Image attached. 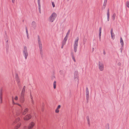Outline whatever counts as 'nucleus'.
<instances>
[{"label":"nucleus","mask_w":129,"mask_h":129,"mask_svg":"<svg viewBox=\"0 0 129 129\" xmlns=\"http://www.w3.org/2000/svg\"><path fill=\"white\" fill-rule=\"evenodd\" d=\"M116 16V14L115 13H114L112 16L113 19V20H115V17Z\"/></svg>","instance_id":"21"},{"label":"nucleus","mask_w":129,"mask_h":129,"mask_svg":"<svg viewBox=\"0 0 129 129\" xmlns=\"http://www.w3.org/2000/svg\"><path fill=\"white\" fill-rule=\"evenodd\" d=\"M39 9L40 10V9H41V4H40V2H38Z\"/></svg>","instance_id":"20"},{"label":"nucleus","mask_w":129,"mask_h":129,"mask_svg":"<svg viewBox=\"0 0 129 129\" xmlns=\"http://www.w3.org/2000/svg\"><path fill=\"white\" fill-rule=\"evenodd\" d=\"M126 5L127 7L129 8V2L127 1L126 3Z\"/></svg>","instance_id":"26"},{"label":"nucleus","mask_w":129,"mask_h":129,"mask_svg":"<svg viewBox=\"0 0 129 129\" xmlns=\"http://www.w3.org/2000/svg\"><path fill=\"white\" fill-rule=\"evenodd\" d=\"M109 124H107L106 126L105 129H109Z\"/></svg>","instance_id":"23"},{"label":"nucleus","mask_w":129,"mask_h":129,"mask_svg":"<svg viewBox=\"0 0 129 129\" xmlns=\"http://www.w3.org/2000/svg\"><path fill=\"white\" fill-rule=\"evenodd\" d=\"M93 50H94V48H93V49H92L93 51Z\"/></svg>","instance_id":"58"},{"label":"nucleus","mask_w":129,"mask_h":129,"mask_svg":"<svg viewBox=\"0 0 129 129\" xmlns=\"http://www.w3.org/2000/svg\"><path fill=\"white\" fill-rule=\"evenodd\" d=\"M86 41V39H84L83 40V43L84 44H85Z\"/></svg>","instance_id":"25"},{"label":"nucleus","mask_w":129,"mask_h":129,"mask_svg":"<svg viewBox=\"0 0 129 129\" xmlns=\"http://www.w3.org/2000/svg\"><path fill=\"white\" fill-rule=\"evenodd\" d=\"M73 60H74V61L75 62L76 61V60H75V59H73Z\"/></svg>","instance_id":"55"},{"label":"nucleus","mask_w":129,"mask_h":129,"mask_svg":"<svg viewBox=\"0 0 129 129\" xmlns=\"http://www.w3.org/2000/svg\"><path fill=\"white\" fill-rule=\"evenodd\" d=\"M107 15H109V9H108L107 10Z\"/></svg>","instance_id":"34"},{"label":"nucleus","mask_w":129,"mask_h":129,"mask_svg":"<svg viewBox=\"0 0 129 129\" xmlns=\"http://www.w3.org/2000/svg\"><path fill=\"white\" fill-rule=\"evenodd\" d=\"M98 68L101 71H103L104 70V65L103 63L100 61L99 62Z\"/></svg>","instance_id":"5"},{"label":"nucleus","mask_w":129,"mask_h":129,"mask_svg":"<svg viewBox=\"0 0 129 129\" xmlns=\"http://www.w3.org/2000/svg\"><path fill=\"white\" fill-rule=\"evenodd\" d=\"M106 3H104L103 6L106 7Z\"/></svg>","instance_id":"44"},{"label":"nucleus","mask_w":129,"mask_h":129,"mask_svg":"<svg viewBox=\"0 0 129 129\" xmlns=\"http://www.w3.org/2000/svg\"><path fill=\"white\" fill-rule=\"evenodd\" d=\"M20 120V118H18L16 119V122H18Z\"/></svg>","instance_id":"30"},{"label":"nucleus","mask_w":129,"mask_h":129,"mask_svg":"<svg viewBox=\"0 0 129 129\" xmlns=\"http://www.w3.org/2000/svg\"><path fill=\"white\" fill-rule=\"evenodd\" d=\"M64 45H63V44H62V46H61V48L62 49L63 48V46H64Z\"/></svg>","instance_id":"50"},{"label":"nucleus","mask_w":129,"mask_h":129,"mask_svg":"<svg viewBox=\"0 0 129 129\" xmlns=\"http://www.w3.org/2000/svg\"><path fill=\"white\" fill-rule=\"evenodd\" d=\"M15 79L19 86L20 85V80L19 78L18 75L17 74H16L15 75Z\"/></svg>","instance_id":"7"},{"label":"nucleus","mask_w":129,"mask_h":129,"mask_svg":"<svg viewBox=\"0 0 129 129\" xmlns=\"http://www.w3.org/2000/svg\"><path fill=\"white\" fill-rule=\"evenodd\" d=\"M27 37L28 39H29V35L28 34H27Z\"/></svg>","instance_id":"49"},{"label":"nucleus","mask_w":129,"mask_h":129,"mask_svg":"<svg viewBox=\"0 0 129 129\" xmlns=\"http://www.w3.org/2000/svg\"><path fill=\"white\" fill-rule=\"evenodd\" d=\"M23 55L25 58V59H27L28 54L27 50V48L26 46H24L23 47Z\"/></svg>","instance_id":"1"},{"label":"nucleus","mask_w":129,"mask_h":129,"mask_svg":"<svg viewBox=\"0 0 129 129\" xmlns=\"http://www.w3.org/2000/svg\"><path fill=\"white\" fill-rule=\"evenodd\" d=\"M24 95V94H20V101L21 103H23L25 101Z\"/></svg>","instance_id":"6"},{"label":"nucleus","mask_w":129,"mask_h":129,"mask_svg":"<svg viewBox=\"0 0 129 129\" xmlns=\"http://www.w3.org/2000/svg\"><path fill=\"white\" fill-rule=\"evenodd\" d=\"M101 30H102V28L101 27H100L99 29V37L100 40L101 41Z\"/></svg>","instance_id":"14"},{"label":"nucleus","mask_w":129,"mask_h":129,"mask_svg":"<svg viewBox=\"0 0 129 129\" xmlns=\"http://www.w3.org/2000/svg\"><path fill=\"white\" fill-rule=\"evenodd\" d=\"M26 30V35H27V34H28V30H27V27L25 28Z\"/></svg>","instance_id":"32"},{"label":"nucleus","mask_w":129,"mask_h":129,"mask_svg":"<svg viewBox=\"0 0 129 129\" xmlns=\"http://www.w3.org/2000/svg\"><path fill=\"white\" fill-rule=\"evenodd\" d=\"M52 4L53 7H54L55 6V5L54 3L53 2H52Z\"/></svg>","instance_id":"31"},{"label":"nucleus","mask_w":129,"mask_h":129,"mask_svg":"<svg viewBox=\"0 0 129 129\" xmlns=\"http://www.w3.org/2000/svg\"><path fill=\"white\" fill-rule=\"evenodd\" d=\"M103 54H104V55H105V54L106 53H105V51H104L103 52Z\"/></svg>","instance_id":"53"},{"label":"nucleus","mask_w":129,"mask_h":129,"mask_svg":"<svg viewBox=\"0 0 129 129\" xmlns=\"http://www.w3.org/2000/svg\"><path fill=\"white\" fill-rule=\"evenodd\" d=\"M28 108H26L25 109L23 112H22L21 113L22 115H25L27 112H28Z\"/></svg>","instance_id":"12"},{"label":"nucleus","mask_w":129,"mask_h":129,"mask_svg":"<svg viewBox=\"0 0 129 129\" xmlns=\"http://www.w3.org/2000/svg\"><path fill=\"white\" fill-rule=\"evenodd\" d=\"M87 121H88V124L89 125V126L90 125V121L88 119H87Z\"/></svg>","instance_id":"36"},{"label":"nucleus","mask_w":129,"mask_h":129,"mask_svg":"<svg viewBox=\"0 0 129 129\" xmlns=\"http://www.w3.org/2000/svg\"><path fill=\"white\" fill-rule=\"evenodd\" d=\"M59 109L56 108L55 111V112L56 113H59Z\"/></svg>","instance_id":"29"},{"label":"nucleus","mask_w":129,"mask_h":129,"mask_svg":"<svg viewBox=\"0 0 129 129\" xmlns=\"http://www.w3.org/2000/svg\"><path fill=\"white\" fill-rule=\"evenodd\" d=\"M8 39H7V41H6V42H8Z\"/></svg>","instance_id":"56"},{"label":"nucleus","mask_w":129,"mask_h":129,"mask_svg":"<svg viewBox=\"0 0 129 129\" xmlns=\"http://www.w3.org/2000/svg\"><path fill=\"white\" fill-rule=\"evenodd\" d=\"M117 65L119 66H120L121 65V63L119 62L118 63Z\"/></svg>","instance_id":"38"},{"label":"nucleus","mask_w":129,"mask_h":129,"mask_svg":"<svg viewBox=\"0 0 129 129\" xmlns=\"http://www.w3.org/2000/svg\"><path fill=\"white\" fill-rule=\"evenodd\" d=\"M31 117V115L30 114H28L26 115L23 118L24 120H28L30 119Z\"/></svg>","instance_id":"8"},{"label":"nucleus","mask_w":129,"mask_h":129,"mask_svg":"<svg viewBox=\"0 0 129 129\" xmlns=\"http://www.w3.org/2000/svg\"><path fill=\"white\" fill-rule=\"evenodd\" d=\"M63 71H59V73L61 74H62V73H63Z\"/></svg>","instance_id":"45"},{"label":"nucleus","mask_w":129,"mask_h":129,"mask_svg":"<svg viewBox=\"0 0 129 129\" xmlns=\"http://www.w3.org/2000/svg\"><path fill=\"white\" fill-rule=\"evenodd\" d=\"M66 42L65 41H63L62 44L63 45H64L66 43Z\"/></svg>","instance_id":"33"},{"label":"nucleus","mask_w":129,"mask_h":129,"mask_svg":"<svg viewBox=\"0 0 129 129\" xmlns=\"http://www.w3.org/2000/svg\"><path fill=\"white\" fill-rule=\"evenodd\" d=\"M15 0H12V2L13 3H15Z\"/></svg>","instance_id":"46"},{"label":"nucleus","mask_w":129,"mask_h":129,"mask_svg":"<svg viewBox=\"0 0 129 129\" xmlns=\"http://www.w3.org/2000/svg\"><path fill=\"white\" fill-rule=\"evenodd\" d=\"M68 38V37L66 36L65 38H64L63 41L66 42Z\"/></svg>","instance_id":"27"},{"label":"nucleus","mask_w":129,"mask_h":129,"mask_svg":"<svg viewBox=\"0 0 129 129\" xmlns=\"http://www.w3.org/2000/svg\"><path fill=\"white\" fill-rule=\"evenodd\" d=\"M72 57V58L73 60L75 59V57H74V56H73V57Z\"/></svg>","instance_id":"51"},{"label":"nucleus","mask_w":129,"mask_h":129,"mask_svg":"<svg viewBox=\"0 0 129 129\" xmlns=\"http://www.w3.org/2000/svg\"><path fill=\"white\" fill-rule=\"evenodd\" d=\"M53 88L54 89H55L56 88V82L55 81H54L53 84Z\"/></svg>","instance_id":"18"},{"label":"nucleus","mask_w":129,"mask_h":129,"mask_svg":"<svg viewBox=\"0 0 129 129\" xmlns=\"http://www.w3.org/2000/svg\"><path fill=\"white\" fill-rule=\"evenodd\" d=\"M74 78L75 80H78V76L77 75L74 76Z\"/></svg>","instance_id":"28"},{"label":"nucleus","mask_w":129,"mask_h":129,"mask_svg":"<svg viewBox=\"0 0 129 129\" xmlns=\"http://www.w3.org/2000/svg\"><path fill=\"white\" fill-rule=\"evenodd\" d=\"M105 7H106L103 6L102 7V10H104L105 8Z\"/></svg>","instance_id":"40"},{"label":"nucleus","mask_w":129,"mask_h":129,"mask_svg":"<svg viewBox=\"0 0 129 129\" xmlns=\"http://www.w3.org/2000/svg\"><path fill=\"white\" fill-rule=\"evenodd\" d=\"M35 125L34 123L33 122H31L29 124L28 127V129H31Z\"/></svg>","instance_id":"10"},{"label":"nucleus","mask_w":129,"mask_h":129,"mask_svg":"<svg viewBox=\"0 0 129 129\" xmlns=\"http://www.w3.org/2000/svg\"><path fill=\"white\" fill-rule=\"evenodd\" d=\"M31 102H32V103L34 104V101H33V100H31Z\"/></svg>","instance_id":"48"},{"label":"nucleus","mask_w":129,"mask_h":129,"mask_svg":"<svg viewBox=\"0 0 129 129\" xmlns=\"http://www.w3.org/2000/svg\"><path fill=\"white\" fill-rule=\"evenodd\" d=\"M71 55L72 57L74 56V54L72 52L71 53Z\"/></svg>","instance_id":"41"},{"label":"nucleus","mask_w":129,"mask_h":129,"mask_svg":"<svg viewBox=\"0 0 129 129\" xmlns=\"http://www.w3.org/2000/svg\"><path fill=\"white\" fill-rule=\"evenodd\" d=\"M38 41L39 45V46L40 49V53L41 55H42L43 53V50L42 44L41 41V39L39 36L38 37Z\"/></svg>","instance_id":"2"},{"label":"nucleus","mask_w":129,"mask_h":129,"mask_svg":"<svg viewBox=\"0 0 129 129\" xmlns=\"http://www.w3.org/2000/svg\"><path fill=\"white\" fill-rule=\"evenodd\" d=\"M25 87L24 86L22 88V91L21 92L20 94L25 95Z\"/></svg>","instance_id":"13"},{"label":"nucleus","mask_w":129,"mask_h":129,"mask_svg":"<svg viewBox=\"0 0 129 129\" xmlns=\"http://www.w3.org/2000/svg\"><path fill=\"white\" fill-rule=\"evenodd\" d=\"M107 0H104V3H106L107 2Z\"/></svg>","instance_id":"47"},{"label":"nucleus","mask_w":129,"mask_h":129,"mask_svg":"<svg viewBox=\"0 0 129 129\" xmlns=\"http://www.w3.org/2000/svg\"><path fill=\"white\" fill-rule=\"evenodd\" d=\"M39 11L40 13H41V9H40V10H39Z\"/></svg>","instance_id":"54"},{"label":"nucleus","mask_w":129,"mask_h":129,"mask_svg":"<svg viewBox=\"0 0 129 129\" xmlns=\"http://www.w3.org/2000/svg\"><path fill=\"white\" fill-rule=\"evenodd\" d=\"M31 26L34 28V29H35L36 27V22L33 21L31 23Z\"/></svg>","instance_id":"11"},{"label":"nucleus","mask_w":129,"mask_h":129,"mask_svg":"<svg viewBox=\"0 0 129 129\" xmlns=\"http://www.w3.org/2000/svg\"><path fill=\"white\" fill-rule=\"evenodd\" d=\"M12 104L13 105H15V104H16V105H18V106H20V107H21V108H22V106H21V105H20V104H19L18 103H15L14 102V100H13V97H12Z\"/></svg>","instance_id":"16"},{"label":"nucleus","mask_w":129,"mask_h":129,"mask_svg":"<svg viewBox=\"0 0 129 129\" xmlns=\"http://www.w3.org/2000/svg\"><path fill=\"white\" fill-rule=\"evenodd\" d=\"M107 20L108 21L109 20V15H107Z\"/></svg>","instance_id":"37"},{"label":"nucleus","mask_w":129,"mask_h":129,"mask_svg":"<svg viewBox=\"0 0 129 129\" xmlns=\"http://www.w3.org/2000/svg\"><path fill=\"white\" fill-rule=\"evenodd\" d=\"M86 96L87 101L89 98V90L87 87L86 88Z\"/></svg>","instance_id":"9"},{"label":"nucleus","mask_w":129,"mask_h":129,"mask_svg":"<svg viewBox=\"0 0 129 129\" xmlns=\"http://www.w3.org/2000/svg\"><path fill=\"white\" fill-rule=\"evenodd\" d=\"M26 128V126H24V129H25Z\"/></svg>","instance_id":"52"},{"label":"nucleus","mask_w":129,"mask_h":129,"mask_svg":"<svg viewBox=\"0 0 129 129\" xmlns=\"http://www.w3.org/2000/svg\"><path fill=\"white\" fill-rule=\"evenodd\" d=\"M2 94L1 93L0 94V99H1V103H2Z\"/></svg>","instance_id":"22"},{"label":"nucleus","mask_w":129,"mask_h":129,"mask_svg":"<svg viewBox=\"0 0 129 129\" xmlns=\"http://www.w3.org/2000/svg\"><path fill=\"white\" fill-rule=\"evenodd\" d=\"M120 43L121 44L122 47H123L124 46V43L121 37L120 38Z\"/></svg>","instance_id":"15"},{"label":"nucleus","mask_w":129,"mask_h":129,"mask_svg":"<svg viewBox=\"0 0 129 129\" xmlns=\"http://www.w3.org/2000/svg\"><path fill=\"white\" fill-rule=\"evenodd\" d=\"M40 2V0H38V2Z\"/></svg>","instance_id":"57"},{"label":"nucleus","mask_w":129,"mask_h":129,"mask_svg":"<svg viewBox=\"0 0 129 129\" xmlns=\"http://www.w3.org/2000/svg\"><path fill=\"white\" fill-rule=\"evenodd\" d=\"M21 125V123H19L17 124V126L15 127V129H17L19 128Z\"/></svg>","instance_id":"17"},{"label":"nucleus","mask_w":129,"mask_h":129,"mask_svg":"<svg viewBox=\"0 0 129 129\" xmlns=\"http://www.w3.org/2000/svg\"><path fill=\"white\" fill-rule=\"evenodd\" d=\"M60 107H61L60 105H59L57 107V109H60Z\"/></svg>","instance_id":"39"},{"label":"nucleus","mask_w":129,"mask_h":129,"mask_svg":"<svg viewBox=\"0 0 129 129\" xmlns=\"http://www.w3.org/2000/svg\"><path fill=\"white\" fill-rule=\"evenodd\" d=\"M70 30H69L68 32L67 33V34H66V36H67V37H68V35H69V34H70Z\"/></svg>","instance_id":"24"},{"label":"nucleus","mask_w":129,"mask_h":129,"mask_svg":"<svg viewBox=\"0 0 129 129\" xmlns=\"http://www.w3.org/2000/svg\"><path fill=\"white\" fill-rule=\"evenodd\" d=\"M30 98L31 99V100H33V97L31 94H30Z\"/></svg>","instance_id":"43"},{"label":"nucleus","mask_w":129,"mask_h":129,"mask_svg":"<svg viewBox=\"0 0 129 129\" xmlns=\"http://www.w3.org/2000/svg\"><path fill=\"white\" fill-rule=\"evenodd\" d=\"M57 16V15L56 13H53L49 17L48 19L49 21L51 22H53Z\"/></svg>","instance_id":"3"},{"label":"nucleus","mask_w":129,"mask_h":129,"mask_svg":"<svg viewBox=\"0 0 129 129\" xmlns=\"http://www.w3.org/2000/svg\"><path fill=\"white\" fill-rule=\"evenodd\" d=\"M78 40L79 38L78 37H77V38L75 40L74 42V50L75 52H76L77 50Z\"/></svg>","instance_id":"4"},{"label":"nucleus","mask_w":129,"mask_h":129,"mask_svg":"<svg viewBox=\"0 0 129 129\" xmlns=\"http://www.w3.org/2000/svg\"><path fill=\"white\" fill-rule=\"evenodd\" d=\"M111 35L112 39L114 40L115 38V35L113 33L111 34Z\"/></svg>","instance_id":"19"},{"label":"nucleus","mask_w":129,"mask_h":129,"mask_svg":"<svg viewBox=\"0 0 129 129\" xmlns=\"http://www.w3.org/2000/svg\"><path fill=\"white\" fill-rule=\"evenodd\" d=\"M14 99L16 100H17L18 99V97L17 96H16L14 98Z\"/></svg>","instance_id":"35"},{"label":"nucleus","mask_w":129,"mask_h":129,"mask_svg":"<svg viewBox=\"0 0 129 129\" xmlns=\"http://www.w3.org/2000/svg\"><path fill=\"white\" fill-rule=\"evenodd\" d=\"M113 29L112 28H111V34L113 33Z\"/></svg>","instance_id":"42"}]
</instances>
